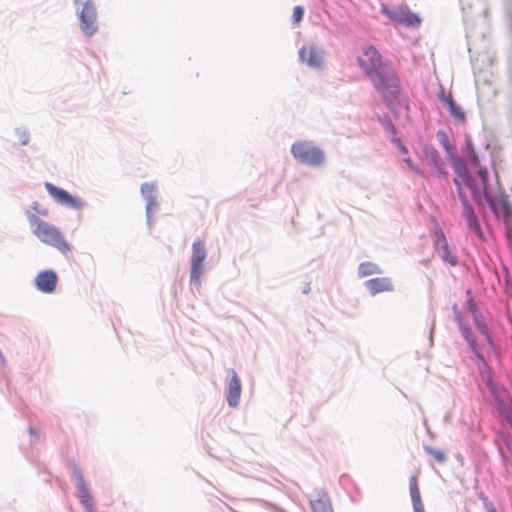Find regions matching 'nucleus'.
I'll list each match as a JSON object with an SVG mask.
<instances>
[{
    "label": "nucleus",
    "instance_id": "32",
    "mask_svg": "<svg viewBox=\"0 0 512 512\" xmlns=\"http://www.w3.org/2000/svg\"><path fill=\"white\" fill-rule=\"evenodd\" d=\"M33 208H34L35 210H37V211H38L40 214H42V215H47V214H48L47 210H41V211H40V210H38V209H37V207H36V206H34Z\"/></svg>",
    "mask_w": 512,
    "mask_h": 512
},
{
    "label": "nucleus",
    "instance_id": "12",
    "mask_svg": "<svg viewBox=\"0 0 512 512\" xmlns=\"http://www.w3.org/2000/svg\"><path fill=\"white\" fill-rule=\"evenodd\" d=\"M460 200L463 206V216L466 219L467 226L473 231L479 239H483L484 235L480 227L479 221L474 213L472 206L469 204L468 199L464 192H460Z\"/></svg>",
    "mask_w": 512,
    "mask_h": 512
},
{
    "label": "nucleus",
    "instance_id": "16",
    "mask_svg": "<svg viewBox=\"0 0 512 512\" xmlns=\"http://www.w3.org/2000/svg\"><path fill=\"white\" fill-rule=\"evenodd\" d=\"M365 286L372 295L394 290L393 282L389 277H377L367 280Z\"/></svg>",
    "mask_w": 512,
    "mask_h": 512
},
{
    "label": "nucleus",
    "instance_id": "17",
    "mask_svg": "<svg viewBox=\"0 0 512 512\" xmlns=\"http://www.w3.org/2000/svg\"><path fill=\"white\" fill-rule=\"evenodd\" d=\"M231 379L229 382L228 390L226 393V398L228 404L231 407H236L239 403L240 395H241V382L237 376V373L232 369L230 370Z\"/></svg>",
    "mask_w": 512,
    "mask_h": 512
},
{
    "label": "nucleus",
    "instance_id": "2",
    "mask_svg": "<svg viewBox=\"0 0 512 512\" xmlns=\"http://www.w3.org/2000/svg\"><path fill=\"white\" fill-rule=\"evenodd\" d=\"M449 158L457 175L454 183L458 188V195H460V192H463L464 187L469 188L475 196L486 193L488 187V172L486 168H479L477 173L478 179H474L469 175L466 164L460 157L451 154Z\"/></svg>",
    "mask_w": 512,
    "mask_h": 512
},
{
    "label": "nucleus",
    "instance_id": "8",
    "mask_svg": "<svg viewBox=\"0 0 512 512\" xmlns=\"http://www.w3.org/2000/svg\"><path fill=\"white\" fill-rule=\"evenodd\" d=\"M299 58L311 69H321L324 64V52L315 45L303 46L299 49Z\"/></svg>",
    "mask_w": 512,
    "mask_h": 512
},
{
    "label": "nucleus",
    "instance_id": "24",
    "mask_svg": "<svg viewBox=\"0 0 512 512\" xmlns=\"http://www.w3.org/2000/svg\"><path fill=\"white\" fill-rule=\"evenodd\" d=\"M438 139L443 145L444 149L448 152L449 156L454 154L455 147L449 142L446 133L442 130H439L437 133Z\"/></svg>",
    "mask_w": 512,
    "mask_h": 512
},
{
    "label": "nucleus",
    "instance_id": "19",
    "mask_svg": "<svg viewBox=\"0 0 512 512\" xmlns=\"http://www.w3.org/2000/svg\"><path fill=\"white\" fill-rule=\"evenodd\" d=\"M141 192L147 199L146 210L147 213L149 214L152 208L156 207V202L154 198L155 187L153 184L144 183L141 185Z\"/></svg>",
    "mask_w": 512,
    "mask_h": 512
},
{
    "label": "nucleus",
    "instance_id": "20",
    "mask_svg": "<svg viewBox=\"0 0 512 512\" xmlns=\"http://www.w3.org/2000/svg\"><path fill=\"white\" fill-rule=\"evenodd\" d=\"M379 273H381V269L373 262H363L358 267V275L361 278Z\"/></svg>",
    "mask_w": 512,
    "mask_h": 512
},
{
    "label": "nucleus",
    "instance_id": "13",
    "mask_svg": "<svg viewBox=\"0 0 512 512\" xmlns=\"http://www.w3.org/2000/svg\"><path fill=\"white\" fill-rule=\"evenodd\" d=\"M58 282V276L53 270H44L37 274L35 278L36 288L43 293H52L55 291Z\"/></svg>",
    "mask_w": 512,
    "mask_h": 512
},
{
    "label": "nucleus",
    "instance_id": "28",
    "mask_svg": "<svg viewBox=\"0 0 512 512\" xmlns=\"http://www.w3.org/2000/svg\"><path fill=\"white\" fill-rule=\"evenodd\" d=\"M404 161L407 163L408 167L417 174H421L420 170L413 164L410 158H405Z\"/></svg>",
    "mask_w": 512,
    "mask_h": 512
},
{
    "label": "nucleus",
    "instance_id": "33",
    "mask_svg": "<svg viewBox=\"0 0 512 512\" xmlns=\"http://www.w3.org/2000/svg\"><path fill=\"white\" fill-rule=\"evenodd\" d=\"M386 128L394 129V126L392 124H389Z\"/></svg>",
    "mask_w": 512,
    "mask_h": 512
},
{
    "label": "nucleus",
    "instance_id": "18",
    "mask_svg": "<svg viewBox=\"0 0 512 512\" xmlns=\"http://www.w3.org/2000/svg\"><path fill=\"white\" fill-rule=\"evenodd\" d=\"M77 488L81 504L91 511L93 509V498L89 493L81 473H77Z\"/></svg>",
    "mask_w": 512,
    "mask_h": 512
},
{
    "label": "nucleus",
    "instance_id": "5",
    "mask_svg": "<svg viewBox=\"0 0 512 512\" xmlns=\"http://www.w3.org/2000/svg\"><path fill=\"white\" fill-rule=\"evenodd\" d=\"M291 152L303 164L318 166L324 162L323 152L309 142L300 141L294 143Z\"/></svg>",
    "mask_w": 512,
    "mask_h": 512
},
{
    "label": "nucleus",
    "instance_id": "6",
    "mask_svg": "<svg viewBox=\"0 0 512 512\" xmlns=\"http://www.w3.org/2000/svg\"><path fill=\"white\" fill-rule=\"evenodd\" d=\"M381 12L394 23L401 24L406 27H418L421 22L419 16L411 12L407 6L399 5L388 7L386 5H382Z\"/></svg>",
    "mask_w": 512,
    "mask_h": 512
},
{
    "label": "nucleus",
    "instance_id": "23",
    "mask_svg": "<svg viewBox=\"0 0 512 512\" xmlns=\"http://www.w3.org/2000/svg\"><path fill=\"white\" fill-rule=\"evenodd\" d=\"M428 157H429L431 164L437 170V172L440 174H444V171H443L444 164H443L442 160L440 159L438 153L436 151H431L428 154Z\"/></svg>",
    "mask_w": 512,
    "mask_h": 512
},
{
    "label": "nucleus",
    "instance_id": "27",
    "mask_svg": "<svg viewBox=\"0 0 512 512\" xmlns=\"http://www.w3.org/2000/svg\"><path fill=\"white\" fill-rule=\"evenodd\" d=\"M467 295L469 296V298H468L469 310L474 315V317L478 316L477 315V306H476V304H475V302H474V300H473V298L471 296V291L470 290L467 291Z\"/></svg>",
    "mask_w": 512,
    "mask_h": 512
},
{
    "label": "nucleus",
    "instance_id": "10",
    "mask_svg": "<svg viewBox=\"0 0 512 512\" xmlns=\"http://www.w3.org/2000/svg\"><path fill=\"white\" fill-rule=\"evenodd\" d=\"M45 188L50 196L61 205L73 209H79L83 206V203L79 198L73 197L67 191L58 188L49 182L45 183Z\"/></svg>",
    "mask_w": 512,
    "mask_h": 512
},
{
    "label": "nucleus",
    "instance_id": "4",
    "mask_svg": "<svg viewBox=\"0 0 512 512\" xmlns=\"http://www.w3.org/2000/svg\"><path fill=\"white\" fill-rule=\"evenodd\" d=\"M75 12L81 32L92 37L98 30L97 10L93 0H74Z\"/></svg>",
    "mask_w": 512,
    "mask_h": 512
},
{
    "label": "nucleus",
    "instance_id": "3",
    "mask_svg": "<svg viewBox=\"0 0 512 512\" xmlns=\"http://www.w3.org/2000/svg\"><path fill=\"white\" fill-rule=\"evenodd\" d=\"M28 222L32 233L40 242L52 246L62 253L70 251V245L56 226L40 219L35 214H28Z\"/></svg>",
    "mask_w": 512,
    "mask_h": 512
},
{
    "label": "nucleus",
    "instance_id": "26",
    "mask_svg": "<svg viewBox=\"0 0 512 512\" xmlns=\"http://www.w3.org/2000/svg\"><path fill=\"white\" fill-rule=\"evenodd\" d=\"M304 10L301 6H295L293 9V22L299 23L303 18Z\"/></svg>",
    "mask_w": 512,
    "mask_h": 512
},
{
    "label": "nucleus",
    "instance_id": "15",
    "mask_svg": "<svg viewBox=\"0 0 512 512\" xmlns=\"http://www.w3.org/2000/svg\"><path fill=\"white\" fill-rule=\"evenodd\" d=\"M453 311H454L455 320H456V322H457V324H458V326H459V328H460V330L462 332V335L464 336L466 341L469 343L471 349L477 355V357L479 359L483 360L482 355L479 353L476 340L473 338L472 333H471L469 327L465 324L464 319L462 317V313L458 309L457 305H453Z\"/></svg>",
    "mask_w": 512,
    "mask_h": 512
},
{
    "label": "nucleus",
    "instance_id": "9",
    "mask_svg": "<svg viewBox=\"0 0 512 512\" xmlns=\"http://www.w3.org/2000/svg\"><path fill=\"white\" fill-rule=\"evenodd\" d=\"M434 249L441 253L443 261L449 263L451 266H456L458 261L454 253H452L447 239L441 229H435L432 234Z\"/></svg>",
    "mask_w": 512,
    "mask_h": 512
},
{
    "label": "nucleus",
    "instance_id": "22",
    "mask_svg": "<svg viewBox=\"0 0 512 512\" xmlns=\"http://www.w3.org/2000/svg\"><path fill=\"white\" fill-rule=\"evenodd\" d=\"M425 451L431 455L438 463H444L447 460L446 453L440 449L427 446Z\"/></svg>",
    "mask_w": 512,
    "mask_h": 512
},
{
    "label": "nucleus",
    "instance_id": "34",
    "mask_svg": "<svg viewBox=\"0 0 512 512\" xmlns=\"http://www.w3.org/2000/svg\"><path fill=\"white\" fill-rule=\"evenodd\" d=\"M489 512H496V510H495V508H493V507H492V508L489 510Z\"/></svg>",
    "mask_w": 512,
    "mask_h": 512
},
{
    "label": "nucleus",
    "instance_id": "30",
    "mask_svg": "<svg viewBox=\"0 0 512 512\" xmlns=\"http://www.w3.org/2000/svg\"><path fill=\"white\" fill-rule=\"evenodd\" d=\"M470 162L475 166H479L478 156L475 154L474 151H472L470 154Z\"/></svg>",
    "mask_w": 512,
    "mask_h": 512
},
{
    "label": "nucleus",
    "instance_id": "1",
    "mask_svg": "<svg viewBox=\"0 0 512 512\" xmlns=\"http://www.w3.org/2000/svg\"><path fill=\"white\" fill-rule=\"evenodd\" d=\"M358 63L388 105L400 104L399 79L392 66L382 61L379 52L373 46L363 48Z\"/></svg>",
    "mask_w": 512,
    "mask_h": 512
},
{
    "label": "nucleus",
    "instance_id": "21",
    "mask_svg": "<svg viewBox=\"0 0 512 512\" xmlns=\"http://www.w3.org/2000/svg\"><path fill=\"white\" fill-rule=\"evenodd\" d=\"M410 495L412 502H418L421 500L420 491L418 487L417 476L413 475L410 478Z\"/></svg>",
    "mask_w": 512,
    "mask_h": 512
},
{
    "label": "nucleus",
    "instance_id": "11",
    "mask_svg": "<svg viewBox=\"0 0 512 512\" xmlns=\"http://www.w3.org/2000/svg\"><path fill=\"white\" fill-rule=\"evenodd\" d=\"M438 98L442 105L446 108L451 118L454 119L456 125H464L466 120V115L464 110L457 105V103L453 100V97L450 93H446L444 89H441L438 93Z\"/></svg>",
    "mask_w": 512,
    "mask_h": 512
},
{
    "label": "nucleus",
    "instance_id": "14",
    "mask_svg": "<svg viewBox=\"0 0 512 512\" xmlns=\"http://www.w3.org/2000/svg\"><path fill=\"white\" fill-rule=\"evenodd\" d=\"M310 505L313 512H333L330 498L323 489H315L312 492Z\"/></svg>",
    "mask_w": 512,
    "mask_h": 512
},
{
    "label": "nucleus",
    "instance_id": "25",
    "mask_svg": "<svg viewBox=\"0 0 512 512\" xmlns=\"http://www.w3.org/2000/svg\"><path fill=\"white\" fill-rule=\"evenodd\" d=\"M474 318H475V324H476V327L478 328V330L486 337L488 342H491V337L489 335L487 325L484 323V321L480 317L475 316Z\"/></svg>",
    "mask_w": 512,
    "mask_h": 512
},
{
    "label": "nucleus",
    "instance_id": "29",
    "mask_svg": "<svg viewBox=\"0 0 512 512\" xmlns=\"http://www.w3.org/2000/svg\"><path fill=\"white\" fill-rule=\"evenodd\" d=\"M412 503H413V508H414L415 512H425L421 500L418 502H412Z\"/></svg>",
    "mask_w": 512,
    "mask_h": 512
},
{
    "label": "nucleus",
    "instance_id": "31",
    "mask_svg": "<svg viewBox=\"0 0 512 512\" xmlns=\"http://www.w3.org/2000/svg\"><path fill=\"white\" fill-rule=\"evenodd\" d=\"M398 147H399L400 152L402 154H407L408 153L407 148L400 141H398Z\"/></svg>",
    "mask_w": 512,
    "mask_h": 512
},
{
    "label": "nucleus",
    "instance_id": "7",
    "mask_svg": "<svg viewBox=\"0 0 512 512\" xmlns=\"http://www.w3.org/2000/svg\"><path fill=\"white\" fill-rule=\"evenodd\" d=\"M192 250L190 279L193 283L199 285L204 272L206 249L201 240H196L192 245Z\"/></svg>",
    "mask_w": 512,
    "mask_h": 512
}]
</instances>
